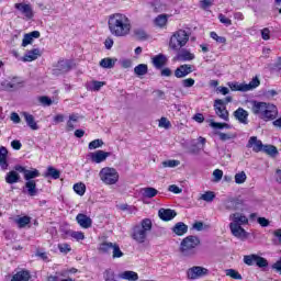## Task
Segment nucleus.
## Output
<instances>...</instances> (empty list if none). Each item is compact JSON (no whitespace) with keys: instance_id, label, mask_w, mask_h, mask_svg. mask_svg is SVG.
<instances>
[{"instance_id":"nucleus-45","label":"nucleus","mask_w":281,"mask_h":281,"mask_svg":"<svg viewBox=\"0 0 281 281\" xmlns=\"http://www.w3.org/2000/svg\"><path fill=\"white\" fill-rule=\"evenodd\" d=\"M104 146V140L97 138L89 143L88 148L89 150H95L97 148H102Z\"/></svg>"},{"instance_id":"nucleus-44","label":"nucleus","mask_w":281,"mask_h":281,"mask_svg":"<svg viewBox=\"0 0 281 281\" xmlns=\"http://www.w3.org/2000/svg\"><path fill=\"white\" fill-rule=\"evenodd\" d=\"M68 235L70 238H74V240H77L78 243H80V240H85V233L80 231H70Z\"/></svg>"},{"instance_id":"nucleus-9","label":"nucleus","mask_w":281,"mask_h":281,"mask_svg":"<svg viewBox=\"0 0 281 281\" xmlns=\"http://www.w3.org/2000/svg\"><path fill=\"white\" fill-rule=\"evenodd\" d=\"M244 262L248 267H254V265H257L259 269H265V267H269V261L256 254L244 256Z\"/></svg>"},{"instance_id":"nucleus-51","label":"nucleus","mask_w":281,"mask_h":281,"mask_svg":"<svg viewBox=\"0 0 281 281\" xmlns=\"http://www.w3.org/2000/svg\"><path fill=\"white\" fill-rule=\"evenodd\" d=\"M217 19H218L220 23H222L226 27H229V25H232V19L226 18L225 14H223V13H220L217 15Z\"/></svg>"},{"instance_id":"nucleus-18","label":"nucleus","mask_w":281,"mask_h":281,"mask_svg":"<svg viewBox=\"0 0 281 281\" xmlns=\"http://www.w3.org/2000/svg\"><path fill=\"white\" fill-rule=\"evenodd\" d=\"M76 221H77L78 225H80V227H82L83 229H89V227H91V225H93V221L91 220V217H89L82 213H79L77 215Z\"/></svg>"},{"instance_id":"nucleus-48","label":"nucleus","mask_w":281,"mask_h":281,"mask_svg":"<svg viewBox=\"0 0 281 281\" xmlns=\"http://www.w3.org/2000/svg\"><path fill=\"white\" fill-rule=\"evenodd\" d=\"M216 199V195L213 191H206L204 194L201 195L202 201H206V203H212Z\"/></svg>"},{"instance_id":"nucleus-40","label":"nucleus","mask_w":281,"mask_h":281,"mask_svg":"<svg viewBox=\"0 0 281 281\" xmlns=\"http://www.w3.org/2000/svg\"><path fill=\"white\" fill-rule=\"evenodd\" d=\"M261 153H266V155H269L270 157H276L278 155V148L273 145H263Z\"/></svg>"},{"instance_id":"nucleus-1","label":"nucleus","mask_w":281,"mask_h":281,"mask_svg":"<svg viewBox=\"0 0 281 281\" xmlns=\"http://www.w3.org/2000/svg\"><path fill=\"white\" fill-rule=\"evenodd\" d=\"M108 27L112 36L116 38H124L131 34L133 23L131 18L124 13H113L108 18Z\"/></svg>"},{"instance_id":"nucleus-61","label":"nucleus","mask_w":281,"mask_h":281,"mask_svg":"<svg viewBox=\"0 0 281 281\" xmlns=\"http://www.w3.org/2000/svg\"><path fill=\"white\" fill-rule=\"evenodd\" d=\"M40 102L43 104V106H52V100L49 97H40Z\"/></svg>"},{"instance_id":"nucleus-42","label":"nucleus","mask_w":281,"mask_h":281,"mask_svg":"<svg viewBox=\"0 0 281 281\" xmlns=\"http://www.w3.org/2000/svg\"><path fill=\"white\" fill-rule=\"evenodd\" d=\"M155 25L158 27H165V25L168 23V15L167 14H160L158 15L155 21Z\"/></svg>"},{"instance_id":"nucleus-31","label":"nucleus","mask_w":281,"mask_h":281,"mask_svg":"<svg viewBox=\"0 0 281 281\" xmlns=\"http://www.w3.org/2000/svg\"><path fill=\"white\" fill-rule=\"evenodd\" d=\"M115 63H117V59L106 57L101 59L100 67H102L103 69H113L115 67Z\"/></svg>"},{"instance_id":"nucleus-52","label":"nucleus","mask_w":281,"mask_h":281,"mask_svg":"<svg viewBox=\"0 0 281 281\" xmlns=\"http://www.w3.org/2000/svg\"><path fill=\"white\" fill-rule=\"evenodd\" d=\"M218 137L221 139V142H229V139H235L236 135L234 134H225L223 132L218 133Z\"/></svg>"},{"instance_id":"nucleus-19","label":"nucleus","mask_w":281,"mask_h":281,"mask_svg":"<svg viewBox=\"0 0 281 281\" xmlns=\"http://www.w3.org/2000/svg\"><path fill=\"white\" fill-rule=\"evenodd\" d=\"M158 216L161 221H172L177 216V212L172 209H160L158 211Z\"/></svg>"},{"instance_id":"nucleus-56","label":"nucleus","mask_w":281,"mask_h":281,"mask_svg":"<svg viewBox=\"0 0 281 281\" xmlns=\"http://www.w3.org/2000/svg\"><path fill=\"white\" fill-rule=\"evenodd\" d=\"M119 63H120L121 67H123V69H130V67H132V65H133V61L131 59H126V58L120 59Z\"/></svg>"},{"instance_id":"nucleus-16","label":"nucleus","mask_w":281,"mask_h":281,"mask_svg":"<svg viewBox=\"0 0 281 281\" xmlns=\"http://www.w3.org/2000/svg\"><path fill=\"white\" fill-rule=\"evenodd\" d=\"M234 117L238 121L239 124H249V112L243 108H238L234 112Z\"/></svg>"},{"instance_id":"nucleus-49","label":"nucleus","mask_w":281,"mask_h":281,"mask_svg":"<svg viewBox=\"0 0 281 281\" xmlns=\"http://www.w3.org/2000/svg\"><path fill=\"white\" fill-rule=\"evenodd\" d=\"M226 276H228L229 278H233V280H243V276L235 269H227Z\"/></svg>"},{"instance_id":"nucleus-14","label":"nucleus","mask_w":281,"mask_h":281,"mask_svg":"<svg viewBox=\"0 0 281 281\" xmlns=\"http://www.w3.org/2000/svg\"><path fill=\"white\" fill-rule=\"evenodd\" d=\"M194 58H196V56L188 48L178 49L176 55V60H180L181 63H190V60H194Z\"/></svg>"},{"instance_id":"nucleus-28","label":"nucleus","mask_w":281,"mask_h":281,"mask_svg":"<svg viewBox=\"0 0 281 281\" xmlns=\"http://www.w3.org/2000/svg\"><path fill=\"white\" fill-rule=\"evenodd\" d=\"M104 85H106V82L92 80L86 83V89L88 91H100Z\"/></svg>"},{"instance_id":"nucleus-41","label":"nucleus","mask_w":281,"mask_h":281,"mask_svg":"<svg viewBox=\"0 0 281 281\" xmlns=\"http://www.w3.org/2000/svg\"><path fill=\"white\" fill-rule=\"evenodd\" d=\"M136 76H146L148 74V65L140 64L134 68Z\"/></svg>"},{"instance_id":"nucleus-10","label":"nucleus","mask_w":281,"mask_h":281,"mask_svg":"<svg viewBox=\"0 0 281 281\" xmlns=\"http://www.w3.org/2000/svg\"><path fill=\"white\" fill-rule=\"evenodd\" d=\"M214 111L224 122H229V112L227 111V105L223 99H216L214 101Z\"/></svg>"},{"instance_id":"nucleus-36","label":"nucleus","mask_w":281,"mask_h":281,"mask_svg":"<svg viewBox=\"0 0 281 281\" xmlns=\"http://www.w3.org/2000/svg\"><path fill=\"white\" fill-rule=\"evenodd\" d=\"M57 68L59 71H61V74H65L71 69V61L67 59L60 60L57 64Z\"/></svg>"},{"instance_id":"nucleus-20","label":"nucleus","mask_w":281,"mask_h":281,"mask_svg":"<svg viewBox=\"0 0 281 281\" xmlns=\"http://www.w3.org/2000/svg\"><path fill=\"white\" fill-rule=\"evenodd\" d=\"M24 194L29 196H36L38 189L36 188V181H26L23 188Z\"/></svg>"},{"instance_id":"nucleus-11","label":"nucleus","mask_w":281,"mask_h":281,"mask_svg":"<svg viewBox=\"0 0 281 281\" xmlns=\"http://www.w3.org/2000/svg\"><path fill=\"white\" fill-rule=\"evenodd\" d=\"M207 273H210L207 268L193 266L187 270V278L188 280H200V278H204V276H207Z\"/></svg>"},{"instance_id":"nucleus-46","label":"nucleus","mask_w":281,"mask_h":281,"mask_svg":"<svg viewBox=\"0 0 281 281\" xmlns=\"http://www.w3.org/2000/svg\"><path fill=\"white\" fill-rule=\"evenodd\" d=\"M112 258H122L124 256V252L122 251V249H120V245L117 244H113L112 246Z\"/></svg>"},{"instance_id":"nucleus-53","label":"nucleus","mask_w":281,"mask_h":281,"mask_svg":"<svg viewBox=\"0 0 281 281\" xmlns=\"http://www.w3.org/2000/svg\"><path fill=\"white\" fill-rule=\"evenodd\" d=\"M58 249L60 254H69V251H71V246L67 243L58 244Z\"/></svg>"},{"instance_id":"nucleus-60","label":"nucleus","mask_w":281,"mask_h":281,"mask_svg":"<svg viewBox=\"0 0 281 281\" xmlns=\"http://www.w3.org/2000/svg\"><path fill=\"white\" fill-rule=\"evenodd\" d=\"M158 126H160V128H170V121H168L166 117H161Z\"/></svg>"},{"instance_id":"nucleus-55","label":"nucleus","mask_w":281,"mask_h":281,"mask_svg":"<svg viewBox=\"0 0 281 281\" xmlns=\"http://www.w3.org/2000/svg\"><path fill=\"white\" fill-rule=\"evenodd\" d=\"M194 79L192 78H188V79H183L181 85L182 87H184V89H190V87H194Z\"/></svg>"},{"instance_id":"nucleus-32","label":"nucleus","mask_w":281,"mask_h":281,"mask_svg":"<svg viewBox=\"0 0 281 281\" xmlns=\"http://www.w3.org/2000/svg\"><path fill=\"white\" fill-rule=\"evenodd\" d=\"M14 222L16 223L18 227H20V229H23V227H27V225L32 223V217L25 215V216L15 218Z\"/></svg>"},{"instance_id":"nucleus-2","label":"nucleus","mask_w":281,"mask_h":281,"mask_svg":"<svg viewBox=\"0 0 281 281\" xmlns=\"http://www.w3.org/2000/svg\"><path fill=\"white\" fill-rule=\"evenodd\" d=\"M251 112L263 122H269L278 117V106L273 103L262 101H251Z\"/></svg>"},{"instance_id":"nucleus-15","label":"nucleus","mask_w":281,"mask_h":281,"mask_svg":"<svg viewBox=\"0 0 281 281\" xmlns=\"http://www.w3.org/2000/svg\"><path fill=\"white\" fill-rule=\"evenodd\" d=\"M247 148H251L254 153H262L263 144L262 140L258 139L257 136H251L248 139Z\"/></svg>"},{"instance_id":"nucleus-54","label":"nucleus","mask_w":281,"mask_h":281,"mask_svg":"<svg viewBox=\"0 0 281 281\" xmlns=\"http://www.w3.org/2000/svg\"><path fill=\"white\" fill-rule=\"evenodd\" d=\"M3 89H16V83L14 81L4 80L1 82Z\"/></svg>"},{"instance_id":"nucleus-30","label":"nucleus","mask_w":281,"mask_h":281,"mask_svg":"<svg viewBox=\"0 0 281 281\" xmlns=\"http://www.w3.org/2000/svg\"><path fill=\"white\" fill-rule=\"evenodd\" d=\"M30 278H31L30 271L21 270L12 276L11 281H30Z\"/></svg>"},{"instance_id":"nucleus-12","label":"nucleus","mask_w":281,"mask_h":281,"mask_svg":"<svg viewBox=\"0 0 281 281\" xmlns=\"http://www.w3.org/2000/svg\"><path fill=\"white\" fill-rule=\"evenodd\" d=\"M14 8L27 21L34 19V9L32 8V4L25 3V2H20V3H15Z\"/></svg>"},{"instance_id":"nucleus-63","label":"nucleus","mask_w":281,"mask_h":281,"mask_svg":"<svg viewBox=\"0 0 281 281\" xmlns=\"http://www.w3.org/2000/svg\"><path fill=\"white\" fill-rule=\"evenodd\" d=\"M271 269L277 271L281 276V259L277 260L272 266Z\"/></svg>"},{"instance_id":"nucleus-3","label":"nucleus","mask_w":281,"mask_h":281,"mask_svg":"<svg viewBox=\"0 0 281 281\" xmlns=\"http://www.w3.org/2000/svg\"><path fill=\"white\" fill-rule=\"evenodd\" d=\"M229 229L235 238L239 240H245L248 236L247 231H245V225H249V217L240 212L232 213L229 215Z\"/></svg>"},{"instance_id":"nucleus-29","label":"nucleus","mask_w":281,"mask_h":281,"mask_svg":"<svg viewBox=\"0 0 281 281\" xmlns=\"http://www.w3.org/2000/svg\"><path fill=\"white\" fill-rule=\"evenodd\" d=\"M20 180L21 176L15 170L9 171L5 176V182L9 183L10 186L19 183Z\"/></svg>"},{"instance_id":"nucleus-39","label":"nucleus","mask_w":281,"mask_h":281,"mask_svg":"<svg viewBox=\"0 0 281 281\" xmlns=\"http://www.w3.org/2000/svg\"><path fill=\"white\" fill-rule=\"evenodd\" d=\"M209 126H211V128H216L222 131V128H232V125L227 124V123H218V122H214V120H209Z\"/></svg>"},{"instance_id":"nucleus-58","label":"nucleus","mask_w":281,"mask_h":281,"mask_svg":"<svg viewBox=\"0 0 281 281\" xmlns=\"http://www.w3.org/2000/svg\"><path fill=\"white\" fill-rule=\"evenodd\" d=\"M213 177H214V181H215L216 183H218V181H221V179H223V170H221V169H215V170L213 171Z\"/></svg>"},{"instance_id":"nucleus-43","label":"nucleus","mask_w":281,"mask_h":281,"mask_svg":"<svg viewBox=\"0 0 281 281\" xmlns=\"http://www.w3.org/2000/svg\"><path fill=\"white\" fill-rule=\"evenodd\" d=\"M45 177H50V179H60V171L54 167H48Z\"/></svg>"},{"instance_id":"nucleus-23","label":"nucleus","mask_w":281,"mask_h":281,"mask_svg":"<svg viewBox=\"0 0 281 281\" xmlns=\"http://www.w3.org/2000/svg\"><path fill=\"white\" fill-rule=\"evenodd\" d=\"M140 194L144 199H155L159 194V191L153 187H146L140 189Z\"/></svg>"},{"instance_id":"nucleus-59","label":"nucleus","mask_w":281,"mask_h":281,"mask_svg":"<svg viewBox=\"0 0 281 281\" xmlns=\"http://www.w3.org/2000/svg\"><path fill=\"white\" fill-rule=\"evenodd\" d=\"M271 71H281V57L278 58L277 63L270 65Z\"/></svg>"},{"instance_id":"nucleus-8","label":"nucleus","mask_w":281,"mask_h":281,"mask_svg":"<svg viewBox=\"0 0 281 281\" xmlns=\"http://www.w3.org/2000/svg\"><path fill=\"white\" fill-rule=\"evenodd\" d=\"M228 87L232 91H243L245 93L247 91H254V89H258V87H260V79L255 77L249 83H240L237 81L228 82Z\"/></svg>"},{"instance_id":"nucleus-62","label":"nucleus","mask_w":281,"mask_h":281,"mask_svg":"<svg viewBox=\"0 0 281 281\" xmlns=\"http://www.w3.org/2000/svg\"><path fill=\"white\" fill-rule=\"evenodd\" d=\"M114 41H113V37H106L105 41H104V47L105 49H111L114 45Z\"/></svg>"},{"instance_id":"nucleus-21","label":"nucleus","mask_w":281,"mask_h":281,"mask_svg":"<svg viewBox=\"0 0 281 281\" xmlns=\"http://www.w3.org/2000/svg\"><path fill=\"white\" fill-rule=\"evenodd\" d=\"M40 56H41V49L34 48V49L27 50L25 53V55L22 57V61L23 63H32V61L36 60L37 58H40Z\"/></svg>"},{"instance_id":"nucleus-34","label":"nucleus","mask_w":281,"mask_h":281,"mask_svg":"<svg viewBox=\"0 0 281 281\" xmlns=\"http://www.w3.org/2000/svg\"><path fill=\"white\" fill-rule=\"evenodd\" d=\"M210 38L215 41L217 45H227V37L218 35L216 32L212 31L210 33Z\"/></svg>"},{"instance_id":"nucleus-26","label":"nucleus","mask_w":281,"mask_h":281,"mask_svg":"<svg viewBox=\"0 0 281 281\" xmlns=\"http://www.w3.org/2000/svg\"><path fill=\"white\" fill-rule=\"evenodd\" d=\"M8 149L0 147V168L1 170H8Z\"/></svg>"},{"instance_id":"nucleus-4","label":"nucleus","mask_w":281,"mask_h":281,"mask_svg":"<svg viewBox=\"0 0 281 281\" xmlns=\"http://www.w3.org/2000/svg\"><path fill=\"white\" fill-rule=\"evenodd\" d=\"M153 231V221L150 218H144L140 221L139 224H136L132 228V238L137 243L138 245H144L146 240H148V234Z\"/></svg>"},{"instance_id":"nucleus-35","label":"nucleus","mask_w":281,"mask_h":281,"mask_svg":"<svg viewBox=\"0 0 281 281\" xmlns=\"http://www.w3.org/2000/svg\"><path fill=\"white\" fill-rule=\"evenodd\" d=\"M153 65L156 69H161L166 65V56L159 54L153 58Z\"/></svg>"},{"instance_id":"nucleus-6","label":"nucleus","mask_w":281,"mask_h":281,"mask_svg":"<svg viewBox=\"0 0 281 281\" xmlns=\"http://www.w3.org/2000/svg\"><path fill=\"white\" fill-rule=\"evenodd\" d=\"M189 41L190 35H188V32H186V30H178L171 35L169 41V47L175 52H179V49L188 45Z\"/></svg>"},{"instance_id":"nucleus-22","label":"nucleus","mask_w":281,"mask_h":281,"mask_svg":"<svg viewBox=\"0 0 281 281\" xmlns=\"http://www.w3.org/2000/svg\"><path fill=\"white\" fill-rule=\"evenodd\" d=\"M119 278H121V280L137 281V280H139V274H137V272H135L133 270H126V271L121 272L119 274Z\"/></svg>"},{"instance_id":"nucleus-13","label":"nucleus","mask_w":281,"mask_h":281,"mask_svg":"<svg viewBox=\"0 0 281 281\" xmlns=\"http://www.w3.org/2000/svg\"><path fill=\"white\" fill-rule=\"evenodd\" d=\"M111 157V153L104 150H97L88 154V159L91 164H102L106 158Z\"/></svg>"},{"instance_id":"nucleus-64","label":"nucleus","mask_w":281,"mask_h":281,"mask_svg":"<svg viewBox=\"0 0 281 281\" xmlns=\"http://www.w3.org/2000/svg\"><path fill=\"white\" fill-rule=\"evenodd\" d=\"M272 234L274 238H277L279 245H281V228L274 229Z\"/></svg>"},{"instance_id":"nucleus-33","label":"nucleus","mask_w":281,"mask_h":281,"mask_svg":"<svg viewBox=\"0 0 281 281\" xmlns=\"http://www.w3.org/2000/svg\"><path fill=\"white\" fill-rule=\"evenodd\" d=\"M38 177H41V171H38V169H33V170L26 169V171L24 173V179L26 181H35L33 179H36Z\"/></svg>"},{"instance_id":"nucleus-50","label":"nucleus","mask_w":281,"mask_h":281,"mask_svg":"<svg viewBox=\"0 0 281 281\" xmlns=\"http://www.w3.org/2000/svg\"><path fill=\"white\" fill-rule=\"evenodd\" d=\"M181 161L179 160H165L162 161V168H177V166H180Z\"/></svg>"},{"instance_id":"nucleus-7","label":"nucleus","mask_w":281,"mask_h":281,"mask_svg":"<svg viewBox=\"0 0 281 281\" xmlns=\"http://www.w3.org/2000/svg\"><path fill=\"white\" fill-rule=\"evenodd\" d=\"M99 177L105 186H115L120 181V173L115 168L104 167L100 170Z\"/></svg>"},{"instance_id":"nucleus-25","label":"nucleus","mask_w":281,"mask_h":281,"mask_svg":"<svg viewBox=\"0 0 281 281\" xmlns=\"http://www.w3.org/2000/svg\"><path fill=\"white\" fill-rule=\"evenodd\" d=\"M173 234L176 236H183L184 234H188V225L183 222H178L173 227H172Z\"/></svg>"},{"instance_id":"nucleus-17","label":"nucleus","mask_w":281,"mask_h":281,"mask_svg":"<svg viewBox=\"0 0 281 281\" xmlns=\"http://www.w3.org/2000/svg\"><path fill=\"white\" fill-rule=\"evenodd\" d=\"M193 71L191 65L184 64L176 69L175 76L176 78H186V76H190Z\"/></svg>"},{"instance_id":"nucleus-5","label":"nucleus","mask_w":281,"mask_h":281,"mask_svg":"<svg viewBox=\"0 0 281 281\" xmlns=\"http://www.w3.org/2000/svg\"><path fill=\"white\" fill-rule=\"evenodd\" d=\"M198 245H201L199 237L192 235L187 236L180 244V254L184 256V258H192V256H196Z\"/></svg>"},{"instance_id":"nucleus-27","label":"nucleus","mask_w":281,"mask_h":281,"mask_svg":"<svg viewBox=\"0 0 281 281\" xmlns=\"http://www.w3.org/2000/svg\"><path fill=\"white\" fill-rule=\"evenodd\" d=\"M78 120H80V115L72 113L69 115V119L66 123V131L71 132L76 128V124H78Z\"/></svg>"},{"instance_id":"nucleus-37","label":"nucleus","mask_w":281,"mask_h":281,"mask_svg":"<svg viewBox=\"0 0 281 281\" xmlns=\"http://www.w3.org/2000/svg\"><path fill=\"white\" fill-rule=\"evenodd\" d=\"M113 243L111 241H103L99 245L98 249L101 251V254H111V250L113 249Z\"/></svg>"},{"instance_id":"nucleus-47","label":"nucleus","mask_w":281,"mask_h":281,"mask_svg":"<svg viewBox=\"0 0 281 281\" xmlns=\"http://www.w3.org/2000/svg\"><path fill=\"white\" fill-rule=\"evenodd\" d=\"M245 181H247V173H245V171H240L235 175V183L241 186Z\"/></svg>"},{"instance_id":"nucleus-24","label":"nucleus","mask_w":281,"mask_h":281,"mask_svg":"<svg viewBox=\"0 0 281 281\" xmlns=\"http://www.w3.org/2000/svg\"><path fill=\"white\" fill-rule=\"evenodd\" d=\"M27 126L32 130V131H38V124L36 123V121L34 120V115L27 113V112H23L22 113Z\"/></svg>"},{"instance_id":"nucleus-38","label":"nucleus","mask_w":281,"mask_h":281,"mask_svg":"<svg viewBox=\"0 0 281 281\" xmlns=\"http://www.w3.org/2000/svg\"><path fill=\"white\" fill-rule=\"evenodd\" d=\"M72 190L79 196H85V192H87V186H85L82 182H78L74 184Z\"/></svg>"},{"instance_id":"nucleus-57","label":"nucleus","mask_w":281,"mask_h":281,"mask_svg":"<svg viewBox=\"0 0 281 281\" xmlns=\"http://www.w3.org/2000/svg\"><path fill=\"white\" fill-rule=\"evenodd\" d=\"M32 36L30 35V33L24 34V37L22 40V47H27V45H32Z\"/></svg>"}]
</instances>
